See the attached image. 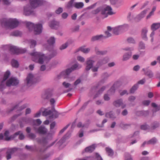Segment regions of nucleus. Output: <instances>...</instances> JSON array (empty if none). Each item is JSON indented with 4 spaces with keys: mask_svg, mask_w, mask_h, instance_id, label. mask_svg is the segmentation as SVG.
I'll list each match as a JSON object with an SVG mask.
<instances>
[{
    "mask_svg": "<svg viewBox=\"0 0 160 160\" xmlns=\"http://www.w3.org/2000/svg\"><path fill=\"white\" fill-rule=\"evenodd\" d=\"M10 74L9 71H7L4 74L3 78L0 84V90L2 91L6 87L5 84L8 87L15 86L18 84L19 81L15 78H11L6 82Z\"/></svg>",
    "mask_w": 160,
    "mask_h": 160,
    "instance_id": "f257e3e1",
    "label": "nucleus"
},
{
    "mask_svg": "<svg viewBox=\"0 0 160 160\" xmlns=\"http://www.w3.org/2000/svg\"><path fill=\"white\" fill-rule=\"evenodd\" d=\"M0 22L2 27L13 29L18 25L19 22L16 19L3 18L0 20Z\"/></svg>",
    "mask_w": 160,
    "mask_h": 160,
    "instance_id": "f03ea898",
    "label": "nucleus"
},
{
    "mask_svg": "<svg viewBox=\"0 0 160 160\" xmlns=\"http://www.w3.org/2000/svg\"><path fill=\"white\" fill-rule=\"evenodd\" d=\"M27 28L28 30L31 32L34 30L35 34H39L41 33L42 30V25L41 24H34V23L30 22H25Z\"/></svg>",
    "mask_w": 160,
    "mask_h": 160,
    "instance_id": "7ed1b4c3",
    "label": "nucleus"
},
{
    "mask_svg": "<svg viewBox=\"0 0 160 160\" xmlns=\"http://www.w3.org/2000/svg\"><path fill=\"white\" fill-rule=\"evenodd\" d=\"M30 54L32 56L33 61L35 62L42 64L45 61V57L44 55L41 52H37L35 50L33 52L30 53Z\"/></svg>",
    "mask_w": 160,
    "mask_h": 160,
    "instance_id": "20e7f679",
    "label": "nucleus"
},
{
    "mask_svg": "<svg viewBox=\"0 0 160 160\" xmlns=\"http://www.w3.org/2000/svg\"><path fill=\"white\" fill-rule=\"evenodd\" d=\"M38 81V79L36 78L33 74L29 73L25 80V83L27 87H29Z\"/></svg>",
    "mask_w": 160,
    "mask_h": 160,
    "instance_id": "39448f33",
    "label": "nucleus"
},
{
    "mask_svg": "<svg viewBox=\"0 0 160 160\" xmlns=\"http://www.w3.org/2000/svg\"><path fill=\"white\" fill-rule=\"evenodd\" d=\"M101 14L103 16V18H106L109 15H111L115 14V12L112 11V8L108 6H102Z\"/></svg>",
    "mask_w": 160,
    "mask_h": 160,
    "instance_id": "423d86ee",
    "label": "nucleus"
},
{
    "mask_svg": "<svg viewBox=\"0 0 160 160\" xmlns=\"http://www.w3.org/2000/svg\"><path fill=\"white\" fill-rule=\"evenodd\" d=\"M81 66L78 63H76L73 65L71 68H68L62 72L61 73V76H63L64 78H67L70 73L73 71L78 68H81Z\"/></svg>",
    "mask_w": 160,
    "mask_h": 160,
    "instance_id": "0eeeda50",
    "label": "nucleus"
},
{
    "mask_svg": "<svg viewBox=\"0 0 160 160\" xmlns=\"http://www.w3.org/2000/svg\"><path fill=\"white\" fill-rule=\"evenodd\" d=\"M128 26L127 24L119 25L114 28L113 31L114 34H119L120 33L127 30Z\"/></svg>",
    "mask_w": 160,
    "mask_h": 160,
    "instance_id": "6e6552de",
    "label": "nucleus"
},
{
    "mask_svg": "<svg viewBox=\"0 0 160 160\" xmlns=\"http://www.w3.org/2000/svg\"><path fill=\"white\" fill-rule=\"evenodd\" d=\"M33 121V119L30 118H22L20 121V126L21 128H22L24 126L25 124L32 125Z\"/></svg>",
    "mask_w": 160,
    "mask_h": 160,
    "instance_id": "1a4fd4ad",
    "label": "nucleus"
},
{
    "mask_svg": "<svg viewBox=\"0 0 160 160\" xmlns=\"http://www.w3.org/2000/svg\"><path fill=\"white\" fill-rule=\"evenodd\" d=\"M10 50L12 53L14 54L23 53L26 51V49L25 48H18L13 46H10Z\"/></svg>",
    "mask_w": 160,
    "mask_h": 160,
    "instance_id": "9d476101",
    "label": "nucleus"
},
{
    "mask_svg": "<svg viewBox=\"0 0 160 160\" xmlns=\"http://www.w3.org/2000/svg\"><path fill=\"white\" fill-rule=\"evenodd\" d=\"M30 2L31 6L33 8L42 5L44 2L43 0H30Z\"/></svg>",
    "mask_w": 160,
    "mask_h": 160,
    "instance_id": "9b49d317",
    "label": "nucleus"
},
{
    "mask_svg": "<svg viewBox=\"0 0 160 160\" xmlns=\"http://www.w3.org/2000/svg\"><path fill=\"white\" fill-rule=\"evenodd\" d=\"M18 148L16 147L9 148L8 149L6 153V158L7 160L10 159L12 158V155L16 152Z\"/></svg>",
    "mask_w": 160,
    "mask_h": 160,
    "instance_id": "f8f14e48",
    "label": "nucleus"
},
{
    "mask_svg": "<svg viewBox=\"0 0 160 160\" xmlns=\"http://www.w3.org/2000/svg\"><path fill=\"white\" fill-rule=\"evenodd\" d=\"M34 129L36 132L40 134H45L47 132V128L44 126H41L38 128L34 127Z\"/></svg>",
    "mask_w": 160,
    "mask_h": 160,
    "instance_id": "ddd939ff",
    "label": "nucleus"
},
{
    "mask_svg": "<svg viewBox=\"0 0 160 160\" xmlns=\"http://www.w3.org/2000/svg\"><path fill=\"white\" fill-rule=\"evenodd\" d=\"M92 59V57L87 59V66L86 68V69L87 71L89 70L92 67L93 64L95 62V61L93 60Z\"/></svg>",
    "mask_w": 160,
    "mask_h": 160,
    "instance_id": "4468645a",
    "label": "nucleus"
},
{
    "mask_svg": "<svg viewBox=\"0 0 160 160\" xmlns=\"http://www.w3.org/2000/svg\"><path fill=\"white\" fill-rule=\"evenodd\" d=\"M34 13L29 5H26L24 8V14L26 16L34 14Z\"/></svg>",
    "mask_w": 160,
    "mask_h": 160,
    "instance_id": "2eb2a0df",
    "label": "nucleus"
},
{
    "mask_svg": "<svg viewBox=\"0 0 160 160\" xmlns=\"http://www.w3.org/2000/svg\"><path fill=\"white\" fill-rule=\"evenodd\" d=\"M53 112H56L55 114V115L54 116L53 115H52L51 116H50L51 118H57L58 117V115L56 112V111H54L53 109V108H52V111L51 110H49L48 111H44L42 112V115L44 116H47L48 115H50Z\"/></svg>",
    "mask_w": 160,
    "mask_h": 160,
    "instance_id": "dca6fc26",
    "label": "nucleus"
},
{
    "mask_svg": "<svg viewBox=\"0 0 160 160\" xmlns=\"http://www.w3.org/2000/svg\"><path fill=\"white\" fill-rule=\"evenodd\" d=\"M109 61V58L108 57H105L99 59L98 61L97 66L100 67L103 65L107 63Z\"/></svg>",
    "mask_w": 160,
    "mask_h": 160,
    "instance_id": "f3484780",
    "label": "nucleus"
},
{
    "mask_svg": "<svg viewBox=\"0 0 160 160\" xmlns=\"http://www.w3.org/2000/svg\"><path fill=\"white\" fill-rule=\"evenodd\" d=\"M27 107V105L26 104H24L20 107H19V104H16L10 110L8 111V112H10L13 110L16 109H17L18 111H21L26 108Z\"/></svg>",
    "mask_w": 160,
    "mask_h": 160,
    "instance_id": "a211bd4d",
    "label": "nucleus"
},
{
    "mask_svg": "<svg viewBox=\"0 0 160 160\" xmlns=\"http://www.w3.org/2000/svg\"><path fill=\"white\" fill-rule=\"evenodd\" d=\"M148 11V9H147L144 10L141 12L136 17L135 19L137 21H140L141 19L144 17L145 15L146 14Z\"/></svg>",
    "mask_w": 160,
    "mask_h": 160,
    "instance_id": "6ab92c4d",
    "label": "nucleus"
},
{
    "mask_svg": "<svg viewBox=\"0 0 160 160\" xmlns=\"http://www.w3.org/2000/svg\"><path fill=\"white\" fill-rule=\"evenodd\" d=\"M49 26L52 29H57L59 26V22L55 20H52L49 23Z\"/></svg>",
    "mask_w": 160,
    "mask_h": 160,
    "instance_id": "aec40b11",
    "label": "nucleus"
},
{
    "mask_svg": "<svg viewBox=\"0 0 160 160\" xmlns=\"http://www.w3.org/2000/svg\"><path fill=\"white\" fill-rule=\"evenodd\" d=\"M142 71L144 72L145 75L148 76L149 78H152L153 76V74L150 70L148 69V68L146 69L143 68Z\"/></svg>",
    "mask_w": 160,
    "mask_h": 160,
    "instance_id": "412c9836",
    "label": "nucleus"
},
{
    "mask_svg": "<svg viewBox=\"0 0 160 160\" xmlns=\"http://www.w3.org/2000/svg\"><path fill=\"white\" fill-rule=\"evenodd\" d=\"M159 126L160 123L158 122L157 121L154 122L151 124L150 129H149V131L152 132L153 130L159 127Z\"/></svg>",
    "mask_w": 160,
    "mask_h": 160,
    "instance_id": "4be33fe9",
    "label": "nucleus"
},
{
    "mask_svg": "<svg viewBox=\"0 0 160 160\" xmlns=\"http://www.w3.org/2000/svg\"><path fill=\"white\" fill-rule=\"evenodd\" d=\"M148 31V29L146 28H143L142 31V38L143 40L145 41H147L148 40V37L147 35Z\"/></svg>",
    "mask_w": 160,
    "mask_h": 160,
    "instance_id": "5701e85b",
    "label": "nucleus"
},
{
    "mask_svg": "<svg viewBox=\"0 0 160 160\" xmlns=\"http://www.w3.org/2000/svg\"><path fill=\"white\" fill-rule=\"evenodd\" d=\"M104 37L102 35L94 36L92 37L91 39V41L92 42H95L100 40H101Z\"/></svg>",
    "mask_w": 160,
    "mask_h": 160,
    "instance_id": "b1692460",
    "label": "nucleus"
},
{
    "mask_svg": "<svg viewBox=\"0 0 160 160\" xmlns=\"http://www.w3.org/2000/svg\"><path fill=\"white\" fill-rule=\"evenodd\" d=\"M132 54V53L131 52L125 53L123 55L122 60L123 61L128 60L131 57Z\"/></svg>",
    "mask_w": 160,
    "mask_h": 160,
    "instance_id": "393cba45",
    "label": "nucleus"
},
{
    "mask_svg": "<svg viewBox=\"0 0 160 160\" xmlns=\"http://www.w3.org/2000/svg\"><path fill=\"white\" fill-rule=\"evenodd\" d=\"M122 99H118L113 102V104L116 107H119L121 106V104L122 103Z\"/></svg>",
    "mask_w": 160,
    "mask_h": 160,
    "instance_id": "a878e982",
    "label": "nucleus"
},
{
    "mask_svg": "<svg viewBox=\"0 0 160 160\" xmlns=\"http://www.w3.org/2000/svg\"><path fill=\"white\" fill-rule=\"evenodd\" d=\"M149 114V112L148 111H138L137 112L136 115L139 116H146Z\"/></svg>",
    "mask_w": 160,
    "mask_h": 160,
    "instance_id": "bb28decb",
    "label": "nucleus"
},
{
    "mask_svg": "<svg viewBox=\"0 0 160 160\" xmlns=\"http://www.w3.org/2000/svg\"><path fill=\"white\" fill-rule=\"evenodd\" d=\"M84 6V3L82 2H75L74 4V7L78 9L82 8Z\"/></svg>",
    "mask_w": 160,
    "mask_h": 160,
    "instance_id": "cd10ccee",
    "label": "nucleus"
},
{
    "mask_svg": "<svg viewBox=\"0 0 160 160\" xmlns=\"http://www.w3.org/2000/svg\"><path fill=\"white\" fill-rule=\"evenodd\" d=\"M131 124L129 123H125L123 122H121L119 124L120 127L123 129H126L131 126Z\"/></svg>",
    "mask_w": 160,
    "mask_h": 160,
    "instance_id": "c85d7f7f",
    "label": "nucleus"
},
{
    "mask_svg": "<svg viewBox=\"0 0 160 160\" xmlns=\"http://www.w3.org/2000/svg\"><path fill=\"white\" fill-rule=\"evenodd\" d=\"M48 44L52 47L55 42V38L53 37H51L47 40Z\"/></svg>",
    "mask_w": 160,
    "mask_h": 160,
    "instance_id": "c756f323",
    "label": "nucleus"
},
{
    "mask_svg": "<svg viewBox=\"0 0 160 160\" xmlns=\"http://www.w3.org/2000/svg\"><path fill=\"white\" fill-rule=\"evenodd\" d=\"M160 27V23H153L151 26L152 30L156 31Z\"/></svg>",
    "mask_w": 160,
    "mask_h": 160,
    "instance_id": "7c9ffc66",
    "label": "nucleus"
},
{
    "mask_svg": "<svg viewBox=\"0 0 160 160\" xmlns=\"http://www.w3.org/2000/svg\"><path fill=\"white\" fill-rule=\"evenodd\" d=\"M95 148V145L94 144L89 147H87L85 148V150L86 152H91L94 150Z\"/></svg>",
    "mask_w": 160,
    "mask_h": 160,
    "instance_id": "2f4dec72",
    "label": "nucleus"
},
{
    "mask_svg": "<svg viewBox=\"0 0 160 160\" xmlns=\"http://www.w3.org/2000/svg\"><path fill=\"white\" fill-rule=\"evenodd\" d=\"M95 50L96 53L98 55H104L107 53L106 51H101L99 50L98 48L96 47L95 48Z\"/></svg>",
    "mask_w": 160,
    "mask_h": 160,
    "instance_id": "473e14b6",
    "label": "nucleus"
},
{
    "mask_svg": "<svg viewBox=\"0 0 160 160\" xmlns=\"http://www.w3.org/2000/svg\"><path fill=\"white\" fill-rule=\"evenodd\" d=\"M52 94L51 93H45L42 95V98L44 99H49L51 98Z\"/></svg>",
    "mask_w": 160,
    "mask_h": 160,
    "instance_id": "72a5a7b5",
    "label": "nucleus"
},
{
    "mask_svg": "<svg viewBox=\"0 0 160 160\" xmlns=\"http://www.w3.org/2000/svg\"><path fill=\"white\" fill-rule=\"evenodd\" d=\"M74 0H70L67 3L66 7L67 8L70 9L73 7H74Z\"/></svg>",
    "mask_w": 160,
    "mask_h": 160,
    "instance_id": "f704fd0d",
    "label": "nucleus"
},
{
    "mask_svg": "<svg viewBox=\"0 0 160 160\" xmlns=\"http://www.w3.org/2000/svg\"><path fill=\"white\" fill-rule=\"evenodd\" d=\"M106 88L105 86L102 87L98 92L94 95L93 97L94 98H96L98 97L99 95L102 93Z\"/></svg>",
    "mask_w": 160,
    "mask_h": 160,
    "instance_id": "c9c22d12",
    "label": "nucleus"
},
{
    "mask_svg": "<svg viewBox=\"0 0 160 160\" xmlns=\"http://www.w3.org/2000/svg\"><path fill=\"white\" fill-rule=\"evenodd\" d=\"M105 116L108 118H115L116 117L112 111L107 112L105 114Z\"/></svg>",
    "mask_w": 160,
    "mask_h": 160,
    "instance_id": "e433bc0d",
    "label": "nucleus"
},
{
    "mask_svg": "<svg viewBox=\"0 0 160 160\" xmlns=\"http://www.w3.org/2000/svg\"><path fill=\"white\" fill-rule=\"evenodd\" d=\"M138 84H136L134 85L131 88L130 90V92L131 93H133L135 91L138 89Z\"/></svg>",
    "mask_w": 160,
    "mask_h": 160,
    "instance_id": "4c0bfd02",
    "label": "nucleus"
},
{
    "mask_svg": "<svg viewBox=\"0 0 160 160\" xmlns=\"http://www.w3.org/2000/svg\"><path fill=\"white\" fill-rule=\"evenodd\" d=\"M29 43L31 48H34L36 45L37 42L34 40L31 39L29 41Z\"/></svg>",
    "mask_w": 160,
    "mask_h": 160,
    "instance_id": "58836bf2",
    "label": "nucleus"
},
{
    "mask_svg": "<svg viewBox=\"0 0 160 160\" xmlns=\"http://www.w3.org/2000/svg\"><path fill=\"white\" fill-rule=\"evenodd\" d=\"M68 134H70V132H68L66 135H65L64 137L62 138L57 143V144H58V145H61L65 142L66 140L65 138L67 135Z\"/></svg>",
    "mask_w": 160,
    "mask_h": 160,
    "instance_id": "ea45409f",
    "label": "nucleus"
},
{
    "mask_svg": "<svg viewBox=\"0 0 160 160\" xmlns=\"http://www.w3.org/2000/svg\"><path fill=\"white\" fill-rule=\"evenodd\" d=\"M106 150L108 156L112 157L113 155V150L111 148H106Z\"/></svg>",
    "mask_w": 160,
    "mask_h": 160,
    "instance_id": "a19ab883",
    "label": "nucleus"
},
{
    "mask_svg": "<svg viewBox=\"0 0 160 160\" xmlns=\"http://www.w3.org/2000/svg\"><path fill=\"white\" fill-rule=\"evenodd\" d=\"M102 6L92 11V13L93 14H97L100 11L102 12Z\"/></svg>",
    "mask_w": 160,
    "mask_h": 160,
    "instance_id": "79ce46f5",
    "label": "nucleus"
},
{
    "mask_svg": "<svg viewBox=\"0 0 160 160\" xmlns=\"http://www.w3.org/2000/svg\"><path fill=\"white\" fill-rule=\"evenodd\" d=\"M115 91V87L114 86H112L107 92V93L109 95H111L114 93Z\"/></svg>",
    "mask_w": 160,
    "mask_h": 160,
    "instance_id": "37998d69",
    "label": "nucleus"
},
{
    "mask_svg": "<svg viewBox=\"0 0 160 160\" xmlns=\"http://www.w3.org/2000/svg\"><path fill=\"white\" fill-rule=\"evenodd\" d=\"M54 133V132H51L48 133L47 134V136L46 137V139L48 140H51L53 137V136Z\"/></svg>",
    "mask_w": 160,
    "mask_h": 160,
    "instance_id": "c03bdc74",
    "label": "nucleus"
},
{
    "mask_svg": "<svg viewBox=\"0 0 160 160\" xmlns=\"http://www.w3.org/2000/svg\"><path fill=\"white\" fill-rule=\"evenodd\" d=\"M141 128L142 129L144 130H148L149 131V129H150V127L147 124H144L141 126Z\"/></svg>",
    "mask_w": 160,
    "mask_h": 160,
    "instance_id": "a18cd8bd",
    "label": "nucleus"
},
{
    "mask_svg": "<svg viewBox=\"0 0 160 160\" xmlns=\"http://www.w3.org/2000/svg\"><path fill=\"white\" fill-rule=\"evenodd\" d=\"M79 50L85 53H87L90 51L89 48H85L83 47H81L79 48Z\"/></svg>",
    "mask_w": 160,
    "mask_h": 160,
    "instance_id": "49530a36",
    "label": "nucleus"
},
{
    "mask_svg": "<svg viewBox=\"0 0 160 160\" xmlns=\"http://www.w3.org/2000/svg\"><path fill=\"white\" fill-rule=\"evenodd\" d=\"M11 64L13 67L17 68L18 67L19 64L17 61L14 59L12 60L11 62Z\"/></svg>",
    "mask_w": 160,
    "mask_h": 160,
    "instance_id": "de8ad7c7",
    "label": "nucleus"
},
{
    "mask_svg": "<svg viewBox=\"0 0 160 160\" xmlns=\"http://www.w3.org/2000/svg\"><path fill=\"white\" fill-rule=\"evenodd\" d=\"M157 141V139L155 138H153L150 139V140L147 142V144H155Z\"/></svg>",
    "mask_w": 160,
    "mask_h": 160,
    "instance_id": "09e8293b",
    "label": "nucleus"
},
{
    "mask_svg": "<svg viewBox=\"0 0 160 160\" xmlns=\"http://www.w3.org/2000/svg\"><path fill=\"white\" fill-rule=\"evenodd\" d=\"M32 122V125H36L37 124L38 125H40L42 123V121H41L40 119H38L36 120L33 119Z\"/></svg>",
    "mask_w": 160,
    "mask_h": 160,
    "instance_id": "8fccbe9b",
    "label": "nucleus"
},
{
    "mask_svg": "<svg viewBox=\"0 0 160 160\" xmlns=\"http://www.w3.org/2000/svg\"><path fill=\"white\" fill-rule=\"evenodd\" d=\"M9 132L8 131H6L5 132L4 135L5 137L4 139L6 141H9L10 139V138L8 137Z\"/></svg>",
    "mask_w": 160,
    "mask_h": 160,
    "instance_id": "3c124183",
    "label": "nucleus"
},
{
    "mask_svg": "<svg viewBox=\"0 0 160 160\" xmlns=\"http://www.w3.org/2000/svg\"><path fill=\"white\" fill-rule=\"evenodd\" d=\"M51 50L52 51V53L49 56L50 58L53 57L55 56H56L57 54V51L56 50H53L52 47V48Z\"/></svg>",
    "mask_w": 160,
    "mask_h": 160,
    "instance_id": "603ef678",
    "label": "nucleus"
},
{
    "mask_svg": "<svg viewBox=\"0 0 160 160\" xmlns=\"http://www.w3.org/2000/svg\"><path fill=\"white\" fill-rule=\"evenodd\" d=\"M50 102L52 106V108H53V109L54 111L56 112V110L54 109V103L55 102V100L54 98H51L50 99Z\"/></svg>",
    "mask_w": 160,
    "mask_h": 160,
    "instance_id": "864d4df0",
    "label": "nucleus"
},
{
    "mask_svg": "<svg viewBox=\"0 0 160 160\" xmlns=\"http://www.w3.org/2000/svg\"><path fill=\"white\" fill-rule=\"evenodd\" d=\"M152 106L155 108V112L158 111L160 109V106H158L155 103H152Z\"/></svg>",
    "mask_w": 160,
    "mask_h": 160,
    "instance_id": "5fc2aeb1",
    "label": "nucleus"
},
{
    "mask_svg": "<svg viewBox=\"0 0 160 160\" xmlns=\"http://www.w3.org/2000/svg\"><path fill=\"white\" fill-rule=\"evenodd\" d=\"M127 41L129 43L134 44L135 43V41L132 37H129L127 39Z\"/></svg>",
    "mask_w": 160,
    "mask_h": 160,
    "instance_id": "6e6d98bb",
    "label": "nucleus"
},
{
    "mask_svg": "<svg viewBox=\"0 0 160 160\" xmlns=\"http://www.w3.org/2000/svg\"><path fill=\"white\" fill-rule=\"evenodd\" d=\"M68 43L67 42L64 44L62 45L59 48V49L60 50H62L66 49L68 46Z\"/></svg>",
    "mask_w": 160,
    "mask_h": 160,
    "instance_id": "4d7b16f0",
    "label": "nucleus"
},
{
    "mask_svg": "<svg viewBox=\"0 0 160 160\" xmlns=\"http://www.w3.org/2000/svg\"><path fill=\"white\" fill-rule=\"evenodd\" d=\"M111 3L112 5H118L119 3H120L121 2L118 0H110Z\"/></svg>",
    "mask_w": 160,
    "mask_h": 160,
    "instance_id": "13d9d810",
    "label": "nucleus"
},
{
    "mask_svg": "<svg viewBox=\"0 0 160 160\" xmlns=\"http://www.w3.org/2000/svg\"><path fill=\"white\" fill-rule=\"evenodd\" d=\"M110 95L108 94V93H107L105 94L103 96V99L105 101H109L110 98L109 97Z\"/></svg>",
    "mask_w": 160,
    "mask_h": 160,
    "instance_id": "bf43d9fd",
    "label": "nucleus"
},
{
    "mask_svg": "<svg viewBox=\"0 0 160 160\" xmlns=\"http://www.w3.org/2000/svg\"><path fill=\"white\" fill-rule=\"evenodd\" d=\"M21 32L19 31H15L12 33V35L14 36H18L20 35Z\"/></svg>",
    "mask_w": 160,
    "mask_h": 160,
    "instance_id": "052dcab7",
    "label": "nucleus"
},
{
    "mask_svg": "<svg viewBox=\"0 0 160 160\" xmlns=\"http://www.w3.org/2000/svg\"><path fill=\"white\" fill-rule=\"evenodd\" d=\"M62 85L66 88H68L71 86V84L70 83L67 82H63L62 83Z\"/></svg>",
    "mask_w": 160,
    "mask_h": 160,
    "instance_id": "680f3d73",
    "label": "nucleus"
},
{
    "mask_svg": "<svg viewBox=\"0 0 160 160\" xmlns=\"http://www.w3.org/2000/svg\"><path fill=\"white\" fill-rule=\"evenodd\" d=\"M69 125V124H68V125H67L65 127L63 128L59 132V134H60L64 132L68 127Z\"/></svg>",
    "mask_w": 160,
    "mask_h": 160,
    "instance_id": "e2e57ef3",
    "label": "nucleus"
},
{
    "mask_svg": "<svg viewBox=\"0 0 160 160\" xmlns=\"http://www.w3.org/2000/svg\"><path fill=\"white\" fill-rule=\"evenodd\" d=\"M28 137L31 139H34L36 137V135L34 133L31 132L28 134Z\"/></svg>",
    "mask_w": 160,
    "mask_h": 160,
    "instance_id": "0e129e2a",
    "label": "nucleus"
},
{
    "mask_svg": "<svg viewBox=\"0 0 160 160\" xmlns=\"http://www.w3.org/2000/svg\"><path fill=\"white\" fill-rule=\"evenodd\" d=\"M63 11V9L61 7H59L55 11V12L57 14H60Z\"/></svg>",
    "mask_w": 160,
    "mask_h": 160,
    "instance_id": "69168bd1",
    "label": "nucleus"
},
{
    "mask_svg": "<svg viewBox=\"0 0 160 160\" xmlns=\"http://www.w3.org/2000/svg\"><path fill=\"white\" fill-rule=\"evenodd\" d=\"M126 160H133L131 156L128 153H126Z\"/></svg>",
    "mask_w": 160,
    "mask_h": 160,
    "instance_id": "338daca9",
    "label": "nucleus"
},
{
    "mask_svg": "<svg viewBox=\"0 0 160 160\" xmlns=\"http://www.w3.org/2000/svg\"><path fill=\"white\" fill-rule=\"evenodd\" d=\"M139 47L140 49H144L145 48L144 44L142 42H140L139 44Z\"/></svg>",
    "mask_w": 160,
    "mask_h": 160,
    "instance_id": "774afa93",
    "label": "nucleus"
}]
</instances>
